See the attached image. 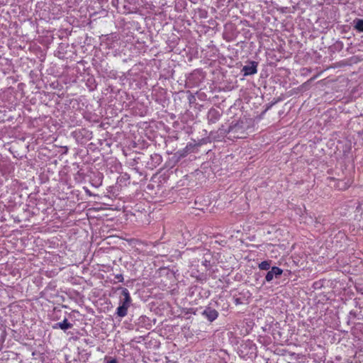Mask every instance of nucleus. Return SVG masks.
<instances>
[{
    "instance_id": "obj_8",
    "label": "nucleus",
    "mask_w": 363,
    "mask_h": 363,
    "mask_svg": "<svg viewBox=\"0 0 363 363\" xmlns=\"http://www.w3.org/2000/svg\"><path fill=\"white\" fill-rule=\"evenodd\" d=\"M130 306L124 304L121 302L119 303V306L116 309V315L120 318L125 317L128 313V309Z\"/></svg>"
},
{
    "instance_id": "obj_3",
    "label": "nucleus",
    "mask_w": 363,
    "mask_h": 363,
    "mask_svg": "<svg viewBox=\"0 0 363 363\" xmlns=\"http://www.w3.org/2000/svg\"><path fill=\"white\" fill-rule=\"evenodd\" d=\"M257 65L258 63L255 61H250L248 65H245L242 69L244 76L256 74L257 72Z\"/></svg>"
},
{
    "instance_id": "obj_2",
    "label": "nucleus",
    "mask_w": 363,
    "mask_h": 363,
    "mask_svg": "<svg viewBox=\"0 0 363 363\" xmlns=\"http://www.w3.org/2000/svg\"><path fill=\"white\" fill-rule=\"evenodd\" d=\"M222 116V112L219 110L211 108L208 111L207 119L208 123H216L219 121L220 116Z\"/></svg>"
},
{
    "instance_id": "obj_4",
    "label": "nucleus",
    "mask_w": 363,
    "mask_h": 363,
    "mask_svg": "<svg viewBox=\"0 0 363 363\" xmlns=\"http://www.w3.org/2000/svg\"><path fill=\"white\" fill-rule=\"evenodd\" d=\"M283 270L278 267H272L266 276L265 279L267 282L271 281L274 278L279 279L282 274Z\"/></svg>"
},
{
    "instance_id": "obj_14",
    "label": "nucleus",
    "mask_w": 363,
    "mask_h": 363,
    "mask_svg": "<svg viewBox=\"0 0 363 363\" xmlns=\"http://www.w3.org/2000/svg\"><path fill=\"white\" fill-rule=\"evenodd\" d=\"M115 278L118 280V281L119 282H123V277L121 274H116L115 276Z\"/></svg>"
},
{
    "instance_id": "obj_15",
    "label": "nucleus",
    "mask_w": 363,
    "mask_h": 363,
    "mask_svg": "<svg viewBox=\"0 0 363 363\" xmlns=\"http://www.w3.org/2000/svg\"><path fill=\"white\" fill-rule=\"evenodd\" d=\"M107 363H118L116 359H111L108 361H107Z\"/></svg>"
},
{
    "instance_id": "obj_13",
    "label": "nucleus",
    "mask_w": 363,
    "mask_h": 363,
    "mask_svg": "<svg viewBox=\"0 0 363 363\" xmlns=\"http://www.w3.org/2000/svg\"><path fill=\"white\" fill-rule=\"evenodd\" d=\"M227 130H228V128H225L224 125H221V127L219 128V130L221 134H224V135L228 134L229 135H230V133L226 132Z\"/></svg>"
},
{
    "instance_id": "obj_11",
    "label": "nucleus",
    "mask_w": 363,
    "mask_h": 363,
    "mask_svg": "<svg viewBox=\"0 0 363 363\" xmlns=\"http://www.w3.org/2000/svg\"><path fill=\"white\" fill-rule=\"evenodd\" d=\"M271 260H265L259 264V268L261 270H269L271 265Z\"/></svg>"
},
{
    "instance_id": "obj_1",
    "label": "nucleus",
    "mask_w": 363,
    "mask_h": 363,
    "mask_svg": "<svg viewBox=\"0 0 363 363\" xmlns=\"http://www.w3.org/2000/svg\"><path fill=\"white\" fill-rule=\"evenodd\" d=\"M251 120L242 118L238 121H233L230 124L226 132L230 133L228 138H246V131L250 127Z\"/></svg>"
},
{
    "instance_id": "obj_9",
    "label": "nucleus",
    "mask_w": 363,
    "mask_h": 363,
    "mask_svg": "<svg viewBox=\"0 0 363 363\" xmlns=\"http://www.w3.org/2000/svg\"><path fill=\"white\" fill-rule=\"evenodd\" d=\"M150 160L151 162H148L147 164L150 165L151 168H154L161 164L162 158L160 155L155 153L150 155Z\"/></svg>"
},
{
    "instance_id": "obj_12",
    "label": "nucleus",
    "mask_w": 363,
    "mask_h": 363,
    "mask_svg": "<svg viewBox=\"0 0 363 363\" xmlns=\"http://www.w3.org/2000/svg\"><path fill=\"white\" fill-rule=\"evenodd\" d=\"M186 148H187V147ZM177 154L179 155V157H184L188 154V150L186 149H184L182 151L177 152Z\"/></svg>"
},
{
    "instance_id": "obj_5",
    "label": "nucleus",
    "mask_w": 363,
    "mask_h": 363,
    "mask_svg": "<svg viewBox=\"0 0 363 363\" xmlns=\"http://www.w3.org/2000/svg\"><path fill=\"white\" fill-rule=\"evenodd\" d=\"M202 315L210 322L214 321L218 316V312L211 306H207Z\"/></svg>"
},
{
    "instance_id": "obj_10",
    "label": "nucleus",
    "mask_w": 363,
    "mask_h": 363,
    "mask_svg": "<svg viewBox=\"0 0 363 363\" xmlns=\"http://www.w3.org/2000/svg\"><path fill=\"white\" fill-rule=\"evenodd\" d=\"M353 23L355 30H357L358 32L363 33V19L355 18L353 21Z\"/></svg>"
},
{
    "instance_id": "obj_7",
    "label": "nucleus",
    "mask_w": 363,
    "mask_h": 363,
    "mask_svg": "<svg viewBox=\"0 0 363 363\" xmlns=\"http://www.w3.org/2000/svg\"><path fill=\"white\" fill-rule=\"evenodd\" d=\"M119 289H121V296H123L121 297L120 302L130 306L132 299L129 291L126 288L120 287Z\"/></svg>"
},
{
    "instance_id": "obj_6",
    "label": "nucleus",
    "mask_w": 363,
    "mask_h": 363,
    "mask_svg": "<svg viewBox=\"0 0 363 363\" xmlns=\"http://www.w3.org/2000/svg\"><path fill=\"white\" fill-rule=\"evenodd\" d=\"M72 327L73 324L69 323L66 318L62 322L56 323L52 325L53 329H61L65 332Z\"/></svg>"
}]
</instances>
